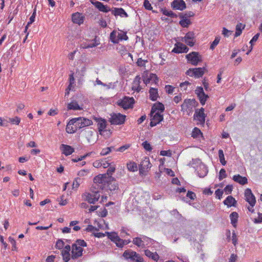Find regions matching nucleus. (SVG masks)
<instances>
[{
	"instance_id": "32",
	"label": "nucleus",
	"mask_w": 262,
	"mask_h": 262,
	"mask_svg": "<svg viewBox=\"0 0 262 262\" xmlns=\"http://www.w3.org/2000/svg\"><path fill=\"white\" fill-rule=\"evenodd\" d=\"M133 243L138 247L144 248L145 247V244L144 241L142 239V237H136L133 238Z\"/></svg>"
},
{
	"instance_id": "14",
	"label": "nucleus",
	"mask_w": 262,
	"mask_h": 262,
	"mask_svg": "<svg viewBox=\"0 0 262 262\" xmlns=\"http://www.w3.org/2000/svg\"><path fill=\"white\" fill-rule=\"evenodd\" d=\"M150 125L151 127L155 126L161 122L163 119V115L159 113H156L154 111L150 112Z\"/></svg>"
},
{
	"instance_id": "21",
	"label": "nucleus",
	"mask_w": 262,
	"mask_h": 262,
	"mask_svg": "<svg viewBox=\"0 0 262 262\" xmlns=\"http://www.w3.org/2000/svg\"><path fill=\"white\" fill-rule=\"evenodd\" d=\"M171 7L176 10H183L186 8V4L183 0H174Z\"/></svg>"
},
{
	"instance_id": "38",
	"label": "nucleus",
	"mask_w": 262,
	"mask_h": 262,
	"mask_svg": "<svg viewBox=\"0 0 262 262\" xmlns=\"http://www.w3.org/2000/svg\"><path fill=\"white\" fill-rule=\"evenodd\" d=\"M203 134L201 130L198 127H194L192 132L191 136L193 138H198L200 136L202 137Z\"/></svg>"
},
{
	"instance_id": "13",
	"label": "nucleus",
	"mask_w": 262,
	"mask_h": 262,
	"mask_svg": "<svg viewBox=\"0 0 262 262\" xmlns=\"http://www.w3.org/2000/svg\"><path fill=\"white\" fill-rule=\"evenodd\" d=\"M82 197L90 204H94L98 201L100 198V194L98 192H95L93 193L86 192L82 195Z\"/></svg>"
},
{
	"instance_id": "50",
	"label": "nucleus",
	"mask_w": 262,
	"mask_h": 262,
	"mask_svg": "<svg viewBox=\"0 0 262 262\" xmlns=\"http://www.w3.org/2000/svg\"><path fill=\"white\" fill-rule=\"evenodd\" d=\"M221 38L220 36H216L215 38V39L213 40V41L211 43V45L210 46V49L211 50H213L214 48L216 47V46L219 44L220 42Z\"/></svg>"
},
{
	"instance_id": "25",
	"label": "nucleus",
	"mask_w": 262,
	"mask_h": 262,
	"mask_svg": "<svg viewBox=\"0 0 262 262\" xmlns=\"http://www.w3.org/2000/svg\"><path fill=\"white\" fill-rule=\"evenodd\" d=\"M140 76H137L133 82L132 90L137 92H139L141 90L140 86Z\"/></svg>"
},
{
	"instance_id": "24",
	"label": "nucleus",
	"mask_w": 262,
	"mask_h": 262,
	"mask_svg": "<svg viewBox=\"0 0 262 262\" xmlns=\"http://www.w3.org/2000/svg\"><path fill=\"white\" fill-rule=\"evenodd\" d=\"M72 20L74 24H77L80 25L83 23L84 17L81 13L76 12L72 14Z\"/></svg>"
},
{
	"instance_id": "6",
	"label": "nucleus",
	"mask_w": 262,
	"mask_h": 262,
	"mask_svg": "<svg viewBox=\"0 0 262 262\" xmlns=\"http://www.w3.org/2000/svg\"><path fill=\"white\" fill-rule=\"evenodd\" d=\"M123 256L125 259H130L135 262H144L143 258L136 252L128 249L123 253Z\"/></svg>"
},
{
	"instance_id": "43",
	"label": "nucleus",
	"mask_w": 262,
	"mask_h": 262,
	"mask_svg": "<svg viewBox=\"0 0 262 262\" xmlns=\"http://www.w3.org/2000/svg\"><path fill=\"white\" fill-rule=\"evenodd\" d=\"M117 39H118V42L122 40H127L128 38L126 33L124 32H121L117 33Z\"/></svg>"
},
{
	"instance_id": "16",
	"label": "nucleus",
	"mask_w": 262,
	"mask_h": 262,
	"mask_svg": "<svg viewBox=\"0 0 262 262\" xmlns=\"http://www.w3.org/2000/svg\"><path fill=\"white\" fill-rule=\"evenodd\" d=\"M195 93L197 95L201 104L202 105H205L209 97L205 94L203 88L201 86H198L195 90Z\"/></svg>"
},
{
	"instance_id": "18",
	"label": "nucleus",
	"mask_w": 262,
	"mask_h": 262,
	"mask_svg": "<svg viewBox=\"0 0 262 262\" xmlns=\"http://www.w3.org/2000/svg\"><path fill=\"white\" fill-rule=\"evenodd\" d=\"M182 41L185 42L188 46L193 47L195 43L194 34L193 32H188L181 39Z\"/></svg>"
},
{
	"instance_id": "22",
	"label": "nucleus",
	"mask_w": 262,
	"mask_h": 262,
	"mask_svg": "<svg viewBox=\"0 0 262 262\" xmlns=\"http://www.w3.org/2000/svg\"><path fill=\"white\" fill-rule=\"evenodd\" d=\"M62 154L68 156L72 154L74 151V148L70 145L62 144L60 147Z\"/></svg>"
},
{
	"instance_id": "58",
	"label": "nucleus",
	"mask_w": 262,
	"mask_h": 262,
	"mask_svg": "<svg viewBox=\"0 0 262 262\" xmlns=\"http://www.w3.org/2000/svg\"><path fill=\"white\" fill-rule=\"evenodd\" d=\"M143 6L144 8L147 10H151L152 9V7L148 0H144L143 3Z\"/></svg>"
},
{
	"instance_id": "37",
	"label": "nucleus",
	"mask_w": 262,
	"mask_h": 262,
	"mask_svg": "<svg viewBox=\"0 0 262 262\" xmlns=\"http://www.w3.org/2000/svg\"><path fill=\"white\" fill-rule=\"evenodd\" d=\"M105 234L107 236L108 238L113 243H114V242L117 239L118 237H119L118 233L115 232H105Z\"/></svg>"
},
{
	"instance_id": "1",
	"label": "nucleus",
	"mask_w": 262,
	"mask_h": 262,
	"mask_svg": "<svg viewBox=\"0 0 262 262\" xmlns=\"http://www.w3.org/2000/svg\"><path fill=\"white\" fill-rule=\"evenodd\" d=\"M93 125V121L83 117H77L71 119L67 124L66 131L68 134H74L78 129Z\"/></svg>"
},
{
	"instance_id": "19",
	"label": "nucleus",
	"mask_w": 262,
	"mask_h": 262,
	"mask_svg": "<svg viewBox=\"0 0 262 262\" xmlns=\"http://www.w3.org/2000/svg\"><path fill=\"white\" fill-rule=\"evenodd\" d=\"M189 50V49L186 45L184 44L179 42H177L174 45V47L172 50V52L175 53H187Z\"/></svg>"
},
{
	"instance_id": "55",
	"label": "nucleus",
	"mask_w": 262,
	"mask_h": 262,
	"mask_svg": "<svg viewBox=\"0 0 262 262\" xmlns=\"http://www.w3.org/2000/svg\"><path fill=\"white\" fill-rule=\"evenodd\" d=\"M142 145L144 148L147 151H150L152 149L151 145L147 141L143 142Z\"/></svg>"
},
{
	"instance_id": "41",
	"label": "nucleus",
	"mask_w": 262,
	"mask_h": 262,
	"mask_svg": "<svg viewBox=\"0 0 262 262\" xmlns=\"http://www.w3.org/2000/svg\"><path fill=\"white\" fill-rule=\"evenodd\" d=\"M69 84L68 87V89L69 90H71L73 88H74L73 85L75 83V78L74 77V72H72L69 75Z\"/></svg>"
},
{
	"instance_id": "35",
	"label": "nucleus",
	"mask_w": 262,
	"mask_h": 262,
	"mask_svg": "<svg viewBox=\"0 0 262 262\" xmlns=\"http://www.w3.org/2000/svg\"><path fill=\"white\" fill-rule=\"evenodd\" d=\"M231 223L234 227H236V224L238 218V214L236 212H233L230 215Z\"/></svg>"
},
{
	"instance_id": "64",
	"label": "nucleus",
	"mask_w": 262,
	"mask_h": 262,
	"mask_svg": "<svg viewBox=\"0 0 262 262\" xmlns=\"http://www.w3.org/2000/svg\"><path fill=\"white\" fill-rule=\"evenodd\" d=\"M255 224H259L262 223V213H258L257 218L254 219L253 221Z\"/></svg>"
},
{
	"instance_id": "63",
	"label": "nucleus",
	"mask_w": 262,
	"mask_h": 262,
	"mask_svg": "<svg viewBox=\"0 0 262 262\" xmlns=\"http://www.w3.org/2000/svg\"><path fill=\"white\" fill-rule=\"evenodd\" d=\"M232 189V185H228L225 187L224 190L227 194H229L231 193Z\"/></svg>"
},
{
	"instance_id": "45",
	"label": "nucleus",
	"mask_w": 262,
	"mask_h": 262,
	"mask_svg": "<svg viewBox=\"0 0 262 262\" xmlns=\"http://www.w3.org/2000/svg\"><path fill=\"white\" fill-rule=\"evenodd\" d=\"M219 157L221 163L223 165H225L226 164V161L225 160L224 152L222 149H220L219 150Z\"/></svg>"
},
{
	"instance_id": "33",
	"label": "nucleus",
	"mask_w": 262,
	"mask_h": 262,
	"mask_svg": "<svg viewBox=\"0 0 262 262\" xmlns=\"http://www.w3.org/2000/svg\"><path fill=\"white\" fill-rule=\"evenodd\" d=\"M149 99L152 101L157 100L159 97L158 90L153 88H151L149 91Z\"/></svg>"
},
{
	"instance_id": "12",
	"label": "nucleus",
	"mask_w": 262,
	"mask_h": 262,
	"mask_svg": "<svg viewBox=\"0 0 262 262\" xmlns=\"http://www.w3.org/2000/svg\"><path fill=\"white\" fill-rule=\"evenodd\" d=\"M205 70V67L190 68L186 71V74L190 77L198 78L204 74Z\"/></svg>"
},
{
	"instance_id": "39",
	"label": "nucleus",
	"mask_w": 262,
	"mask_h": 262,
	"mask_svg": "<svg viewBox=\"0 0 262 262\" xmlns=\"http://www.w3.org/2000/svg\"><path fill=\"white\" fill-rule=\"evenodd\" d=\"M116 50L118 52L121 54V56L125 55L127 54V50L126 48L122 45H119L117 48Z\"/></svg>"
},
{
	"instance_id": "11",
	"label": "nucleus",
	"mask_w": 262,
	"mask_h": 262,
	"mask_svg": "<svg viewBox=\"0 0 262 262\" xmlns=\"http://www.w3.org/2000/svg\"><path fill=\"white\" fill-rule=\"evenodd\" d=\"M93 119L96 123L99 134L103 136L104 132L106 130L107 122L106 120L102 118L95 116L93 117Z\"/></svg>"
},
{
	"instance_id": "42",
	"label": "nucleus",
	"mask_w": 262,
	"mask_h": 262,
	"mask_svg": "<svg viewBox=\"0 0 262 262\" xmlns=\"http://www.w3.org/2000/svg\"><path fill=\"white\" fill-rule=\"evenodd\" d=\"M127 168L129 171L134 172L137 170V166L134 162H129L127 164Z\"/></svg>"
},
{
	"instance_id": "7",
	"label": "nucleus",
	"mask_w": 262,
	"mask_h": 262,
	"mask_svg": "<svg viewBox=\"0 0 262 262\" xmlns=\"http://www.w3.org/2000/svg\"><path fill=\"white\" fill-rule=\"evenodd\" d=\"M126 116L119 113H113L110 114L109 122L112 125H122L124 123Z\"/></svg>"
},
{
	"instance_id": "61",
	"label": "nucleus",
	"mask_w": 262,
	"mask_h": 262,
	"mask_svg": "<svg viewBox=\"0 0 262 262\" xmlns=\"http://www.w3.org/2000/svg\"><path fill=\"white\" fill-rule=\"evenodd\" d=\"M215 194L216 198H217L219 200H221L223 194V191L222 190H221L220 189H217L215 191Z\"/></svg>"
},
{
	"instance_id": "23",
	"label": "nucleus",
	"mask_w": 262,
	"mask_h": 262,
	"mask_svg": "<svg viewBox=\"0 0 262 262\" xmlns=\"http://www.w3.org/2000/svg\"><path fill=\"white\" fill-rule=\"evenodd\" d=\"M92 4L95 6L100 11L103 12H108L111 11V9L107 5H104L103 3L98 2H91Z\"/></svg>"
},
{
	"instance_id": "8",
	"label": "nucleus",
	"mask_w": 262,
	"mask_h": 262,
	"mask_svg": "<svg viewBox=\"0 0 262 262\" xmlns=\"http://www.w3.org/2000/svg\"><path fill=\"white\" fill-rule=\"evenodd\" d=\"M134 103L135 100L133 97L127 96L124 97L122 99L118 100L117 102V105L124 110L133 108Z\"/></svg>"
},
{
	"instance_id": "48",
	"label": "nucleus",
	"mask_w": 262,
	"mask_h": 262,
	"mask_svg": "<svg viewBox=\"0 0 262 262\" xmlns=\"http://www.w3.org/2000/svg\"><path fill=\"white\" fill-rule=\"evenodd\" d=\"M161 12L165 15L173 17L176 15L173 13L172 11H168L165 8H161Z\"/></svg>"
},
{
	"instance_id": "9",
	"label": "nucleus",
	"mask_w": 262,
	"mask_h": 262,
	"mask_svg": "<svg viewBox=\"0 0 262 262\" xmlns=\"http://www.w3.org/2000/svg\"><path fill=\"white\" fill-rule=\"evenodd\" d=\"M187 61L192 65L196 66L199 62L202 61V55L197 52H191L186 55Z\"/></svg>"
},
{
	"instance_id": "3",
	"label": "nucleus",
	"mask_w": 262,
	"mask_h": 262,
	"mask_svg": "<svg viewBox=\"0 0 262 262\" xmlns=\"http://www.w3.org/2000/svg\"><path fill=\"white\" fill-rule=\"evenodd\" d=\"M198 104V102L194 99H185L181 105V111L184 114L189 116Z\"/></svg>"
},
{
	"instance_id": "2",
	"label": "nucleus",
	"mask_w": 262,
	"mask_h": 262,
	"mask_svg": "<svg viewBox=\"0 0 262 262\" xmlns=\"http://www.w3.org/2000/svg\"><path fill=\"white\" fill-rule=\"evenodd\" d=\"M86 247L87 244L83 239H77L71 247L72 259H76L81 257L83 254V249Z\"/></svg>"
},
{
	"instance_id": "27",
	"label": "nucleus",
	"mask_w": 262,
	"mask_h": 262,
	"mask_svg": "<svg viewBox=\"0 0 262 262\" xmlns=\"http://www.w3.org/2000/svg\"><path fill=\"white\" fill-rule=\"evenodd\" d=\"M164 105L160 102L155 103L151 107V111L162 114L164 111Z\"/></svg>"
},
{
	"instance_id": "31",
	"label": "nucleus",
	"mask_w": 262,
	"mask_h": 262,
	"mask_svg": "<svg viewBox=\"0 0 262 262\" xmlns=\"http://www.w3.org/2000/svg\"><path fill=\"white\" fill-rule=\"evenodd\" d=\"M224 204L227 205L228 207L231 206H235L236 201L231 195L228 196L226 199L224 201Z\"/></svg>"
},
{
	"instance_id": "20",
	"label": "nucleus",
	"mask_w": 262,
	"mask_h": 262,
	"mask_svg": "<svg viewBox=\"0 0 262 262\" xmlns=\"http://www.w3.org/2000/svg\"><path fill=\"white\" fill-rule=\"evenodd\" d=\"M70 251L71 246L69 245L65 246L62 249L61 255L64 262H68L70 260V257H71V254L70 253Z\"/></svg>"
},
{
	"instance_id": "57",
	"label": "nucleus",
	"mask_w": 262,
	"mask_h": 262,
	"mask_svg": "<svg viewBox=\"0 0 262 262\" xmlns=\"http://www.w3.org/2000/svg\"><path fill=\"white\" fill-rule=\"evenodd\" d=\"M80 179L79 178H77L74 180L72 184L73 189H77L78 188L80 185Z\"/></svg>"
},
{
	"instance_id": "30",
	"label": "nucleus",
	"mask_w": 262,
	"mask_h": 262,
	"mask_svg": "<svg viewBox=\"0 0 262 262\" xmlns=\"http://www.w3.org/2000/svg\"><path fill=\"white\" fill-rule=\"evenodd\" d=\"M118 189V184L115 182L114 178H113V179L110 181V182L107 184L106 188L105 189H104V190L108 191L110 190L111 191L116 190Z\"/></svg>"
},
{
	"instance_id": "26",
	"label": "nucleus",
	"mask_w": 262,
	"mask_h": 262,
	"mask_svg": "<svg viewBox=\"0 0 262 262\" xmlns=\"http://www.w3.org/2000/svg\"><path fill=\"white\" fill-rule=\"evenodd\" d=\"M233 180L236 183L244 185L248 183V179L245 177H242L239 174L234 175L233 177Z\"/></svg>"
},
{
	"instance_id": "46",
	"label": "nucleus",
	"mask_w": 262,
	"mask_h": 262,
	"mask_svg": "<svg viewBox=\"0 0 262 262\" xmlns=\"http://www.w3.org/2000/svg\"><path fill=\"white\" fill-rule=\"evenodd\" d=\"M180 25L183 27H188L191 24V21L189 19L187 18H183L180 21Z\"/></svg>"
},
{
	"instance_id": "17",
	"label": "nucleus",
	"mask_w": 262,
	"mask_h": 262,
	"mask_svg": "<svg viewBox=\"0 0 262 262\" xmlns=\"http://www.w3.org/2000/svg\"><path fill=\"white\" fill-rule=\"evenodd\" d=\"M206 115L204 113V108L201 107L199 110H196L194 114V119L197 120L200 124L203 125L205 121Z\"/></svg>"
},
{
	"instance_id": "51",
	"label": "nucleus",
	"mask_w": 262,
	"mask_h": 262,
	"mask_svg": "<svg viewBox=\"0 0 262 262\" xmlns=\"http://www.w3.org/2000/svg\"><path fill=\"white\" fill-rule=\"evenodd\" d=\"M55 247L59 250L63 249L64 247V243L62 239H58L56 243Z\"/></svg>"
},
{
	"instance_id": "54",
	"label": "nucleus",
	"mask_w": 262,
	"mask_h": 262,
	"mask_svg": "<svg viewBox=\"0 0 262 262\" xmlns=\"http://www.w3.org/2000/svg\"><path fill=\"white\" fill-rule=\"evenodd\" d=\"M175 88L170 85H166L165 86V90L168 94H171L173 93Z\"/></svg>"
},
{
	"instance_id": "53",
	"label": "nucleus",
	"mask_w": 262,
	"mask_h": 262,
	"mask_svg": "<svg viewBox=\"0 0 262 262\" xmlns=\"http://www.w3.org/2000/svg\"><path fill=\"white\" fill-rule=\"evenodd\" d=\"M9 120L13 124L18 125L20 122V118L16 116L14 118H9Z\"/></svg>"
},
{
	"instance_id": "40",
	"label": "nucleus",
	"mask_w": 262,
	"mask_h": 262,
	"mask_svg": "<svg viewBox=\"0 0 262 262\" xmlns=\"http://www.w3.org/2000/svg\"><path fill=\"white\" fill-rule=\"evenodd\" d=\"M245 26H243L241 23L238 24L236 26V31L234 34L235 37H238L241 35L242 30L244 29Z\"/></svg>"
},
{
	"instance_id": "4",
	"label": "nucleus",
	"mask_w": 262,
	"mask_h": 262,
	"mask_svg": "<svg viewBox=\"0 0 262 262\" xmlns=\"http://www.w3.org/2000/svg\"><path fill=\"white\" fill-rule=\"evenodd\" d=\"M113 179L112 176H108L106 174H100L94 177L93 181L98 188L104 190L106 189L107 184Z\"/></svg>"
},
{
	"instance_id": "15",
	"label": "nucleus",
	"mask_w": 262,
	"mask_h": 262,
	"mask_svg": "<svg viewBox=\"0 0 262 262\" xmlns=\"http://www.w3.org/2000/svg\"><path fill=\"white\" fill-rule=\"evenodd\" d=\"M82 132L83 136L88 143L93 144L96 142L97 139L95 137V134L92 130L85 129L82 130Z\"/></svg>"
},
{
	"instance_id": "56",
	"label": "nucleus",
	"mask_w": 262,
	"mask_h": 262,
	"mask_svg": "<svg viewBox=\"0 0 262 262\" xmlns=\"http://www.w3.org/2000/svg\"><path fill=\"white\" fill-rule=\"evenodd\" d=\"M227 177V174L226 173V170L224 168H222L220 171V174L219 177V180L221 181L223 179Z\"/></svg>"
},
{
	"instance_id": "52",
	"label": "nucleus",
	"mask_w": 262,
	"mask_h": 262,
	"mask_svg": "<svg viewBox=\"0 0 262 262\" xmlns=\"http://www.w3.org/2000/svg\"><path fill=\"white\" fill-rule=\"evenodd\" d=\"M148 62L147 60L142 59L141 58H139L138 59L137 61V64L138 67H145V64Z\"/></svg>"
},
{
	"instance_id": "29",
	"label": "nucleus",
	"mask_w": 262,
	"mask_h": 262,
	"mask_svg": "<svg viewBox=\"0 0 262 262\" xmlns=\"http://www.w3.org/2000/svg\"><path fill=\"white\" fill-rule=\"evenodd\" d=\"M112 13L115 16H120L121 17H127L128 15L125 10L122 8H115L114 10H112Z\"/></svg>"
},
{
	"instance_id": "59",
	"label": "nucleus",
	"mask_w": 262,
	"mask_h": 262,
	"mask_svg": "<svg viewBox=\"0 0 262 262\" xmlns=\"http://www.w3.org/2000/svg\"><path fill=\"white\" fill-rule=\"evenodd\" d=\"M182 94H179V95L174 96L173 99V102H175L176 104L179 103L180 102H181L182 101Z\"/></svg>"
},
{
	"instance_id": "62",
	"label": "nucleus",
	"mask_w": 262,
	"mask_h": 262,
	"mask_svg": "<svg viewBox=\"0 0 262 262\" xmlns=\"http://www.w3.org/2000/svg\"><path fill=\"white\" fill-rule=\"evenodd\" d=\"M190 84L191 83L189 82L188 81H185L184 82L181 83L180 86L183 91H186L187 90V86Z\"/></svg>"
},
{
	"instance_id": "28",
	"label": "nucleus",
	"mask_w": 262,
	"mask_h": 262,
	"mask_svg": "<svg viewBox=\"0 0 262 262\" xmlns=\"http://www.w3.org/2000/svg\"><path fill=\"white\" fill-rule=\"evenodd\" d=\"M144 254L145 255L149 257V258H151V259L154 260V261L157 262L159 259V256L157 252H152L149 250H144Z\"/></svg>"
},
{
	"instance_id": "44",
	"label": "nucleus",
	"mask_w": 262,
	"mask_h": 262,
	"mask_svg": "<svg viewBox=\"0 0 262 262\" xmlns=\"http://www.w3.org/2000/svg\"><path fill=\"white\" fill-rule=\"evenodd\" d=\"M111 41L114 43H118V39H117V32L115 30L113 31L110 36Z\"/></svg>"
},
{
	"instance_id": "10",
	"label": "nucleus",
	"mask_w": 262,
	"mask_h": 262,
	"mask_svg": "<svg viewBox=\"0 0 262 262\" xmlns=\"http://www.w3.org/2000/svg\"><path fill=\"white\" fill-rule=\"evenodd\" d=\"M151 167L149 158L144 157L139 165V172L141 175H146Z\"/></svg>"
},
{
	"instance_id": "5",
	"label": "nucleus",
	"mask_w": 262,
	"mask_h": 262,
	"mask_svg": "<svg viewBox=\"0 0 262 262\" xmlns=\"http://www.w3.org/2000/svg\"><path fill=\"white\" fill-rule=\"evenodd\" d=\"M244 196L245 200L249 203V206L247 207L248 210L251 213H254L255 210L254 207L256 204V199L251 189L247 188L245 190Z\"/></svg>"
},
{
	"instance_id": "49",
	"label": "nucleus",
	"mask_w": 262,
	"mask_h": 262,
	"mask_svg": "<svg viewBox=\"0 0 262 262\" xmlns=\"http://www.w3.org/2000/svg\"><path fill=\"white\" fill-rule=\"evenodd\" d=\"M96 213L99 217H104L107 215V210L105 208H103L96 211Z\"/></svg>"
},
{
	"instance_id": "36",
	"label": "nucleus",
	"mask_w": 262,
	"mask_h": 262,
	"mask_svg": "<svg viewBox=\"0 0 262 262\" xmlns=\"http://www.w3.org/2000/svg\"><path fill=\"white\" fill-rule=\"evenodd\" d=\"M68 109L69 110H80L81 108L79 106L77 102L76 101H72L70 103H69L68 105Z\"/></svg>"
},
{
	"instance_id": "60",
	"label": "nucleus",
	"mask_w": 262,
	"mask_h": 262,
	"mask_svg": "<svg viewBox=\"0 0 262 262\" xmlns=\"http://www.w3.org/2000/svg\"><path fill=\"white\" fill-rule=\"evenodd\" d=\"M130 147V144H125L124 145H123V146L120 147L119 148H118L116 150V151H120V152H123L125 150L129 148Z\"/></svg>"
},
{
	"instance_id": "34",
	"label": "nucleus",
	"mask_w": 262,
	"mask_h": 262,
	"mask_svg": "<svg viewBox=\"0 0 262 262\" xmlns=\"http://www.w3.org/2000/svg\"><path fill=\"white\" fill-rule=\"evenodd\" d=\"M130 242L129 239L128 240H124L118 237L117 239L114 242V243L116 244V246L119 248H123L124 245H127Z\"/></svg>"
},
{
	"instance_id": "47",
	"label": "nucleus",
	"mask_w": 262,
	"mask_h": 262,
	"mask_svg": "<svg viewBox=\"0 0 262 262\" xmlns=\"http://www.w3.org/2000/svg\"><path fill=\"white\" fill-rule=\"evenodd\" d=\"M114 149V147L113 146L104 148L102 149L100 154L101 156H106L110 154Z\"/></svg>"
}]
</instances>
